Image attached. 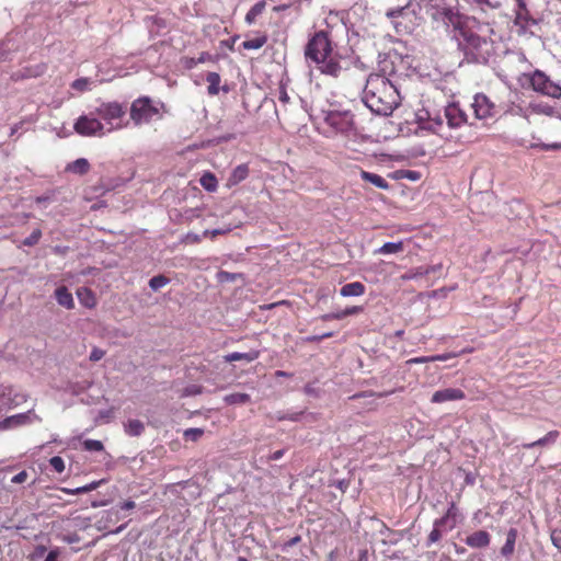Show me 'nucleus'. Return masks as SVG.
Segmentation results:
<instances>
[{"label": "nucleus", "instance_id": "nucleus-1", "mask_svg": "<svg viewBox=\"0 0 561 561\" xmlns=\"http://www.w3.org/2000/svg\"><path fill=\"white\" fill-rule=\"evenodd\" d=\"M493 27L489 22L481 23L472 18L470 24L460 27L459 47L465 59L473 64H486L494 54V42L491 38Z\"/></svg>", "mask_w": 561, "mask_h": 561}, {"label": "nucleus", "instance_id": "nucleus-2", "mask_svg": "<svg viewBox=\"0 0 561 561\" xmlns=\"http://www.w3.org/2000/svg\"><path fill=\"white\" fill-rule=\"evenodd\" d=\"M362 100L374 114L388 116L401 103L400 82L383 76H368Z\"/></svg>", "mask_w": 561, "mask_h": 561}, {"label": "nucleus", "instance_id": "nucleus-3", "mask_svg": "<svg viewBox=\"0 0 561 561\" xmlns=\"http://www.w3.org/2000/svg\"><path fill=\"white\" fill-rule=\"evenodd\" d=\"M463 519L465 517L455 501L451 500L448 502L446 513L442 517L436 518L433 523V529L427 537L426 547H431L433 543L439 541L445 534L455 529Z\"/></svg>", "mask_w": 561, "mask_h": 561}, {"label": "nucleus", "instance_id": "nucleus-4", "mask_svg": "<svg viewBox=\"0 0 561 561\" xmlns=\"http://www.w3.org/2000/svg\"><path fill=\"white\" fill-rule=\"evenodd\" d=\"M98 118L102 122V126L106 134L124 127L123 118L125 116V108L118 102L102 103L94 111Z\"/></svg>", "mask_w": 561, "mask_h": 561}, {"label": "nucleus", "instance_id": "nucleus-5", "mask_svg": "<svg viewBox=\"0 0 561 561\" xmlns=\"http://www.w3.org/2000/svg\"><path fill=\"white\" fill-rule=\"evenodd\" d=\"M533 90L545 96L561 99V80L553 79L542 70L536 69L529 77Z\"/></svg>", "mask_w": 561, "mask_h": 561}, {"label": "nucleus", "instance_id": "nucleus-6", "mask_svg": "<svg viewBox=\"0 0 561 561\" xmlns=\"http://www.w3.org/2000/svg\"><path fill=\"white\" fill-rule=\"evenodd\" d=\"M378 61V73H371L370 76H383L390 79H396L398 82L402 76L405 75L408 61L402 55L397 51L389 53L383 57L379 56Z\"/></svg>", "mask_w": 561, "mask_h": 561}, {"label": "nucleus", "instance_id": "nucleus-7", "mask_svg": "<svg viewBox=\"0 0 561 561\" xmlns=\"http://www.w3.org/2000/svg\"><path fill=\"white\" fill-rule=\"evenodd\" d=\"M332 54L330 39L324 32H318L308 42L305 50V56L308 61L316 65L320 64Z\"/></svg>", "mask_w": 561, "mask_h": 561}, {"label": "nucleus", "instance_id": "nucleus-8", "mask_svg": "<svg viewBox=\"0 0 561 561\" xmlns=\"http://www.w3.org/2000/svg\"><path fill=\"white\" fill-rule=\"evenodd\" d=\"M323 119L337 134L350 136L354 131V115L350 111L323 112Z\"/></svg>", "mask_w": 561, "mask_h": 561}, {"label": "nucleus", "instance_id": "nucleus-9", "mask_svg": "<svg viewBox=\"0 0 561 561\" xmlns=\"http://www.w3.org/2000/svg\"><path fill=\"white\" fill-rule=\"evenodd\" d=\"M158 115L159 107L148 96L139 98L131 103L130 118L135 125L148 124Z\"/></svg>", "mask_w": 561, "mask_h": 561}, {"label": "nucleus", "instance_id": "nucleus-10", "mask_svg": "<svg viewBox=\"0 0 561 561\" xmlns=\"http://www.w3.org/2000/svg\"><path fill=\"white\" fill-rule=\"evenodd\" d=\"M73 128L76 133L85 137H103L107 135L102 126V122L94 112L79 116Z\"/></svg>", "mask_w": 561, "mask_h": 561}, {"label": "nucleus", "instance_id": "nucleus-11", "mask_svg": "<svg viewBox=\"0 0 561 561\" xmlns=\"http://www.w3.org/2000/svg\"><path fill=\"white\" fill-rule=\"evenodd\" d=\"M538 21V18L535 16L528 9L527 0H516L515 25L519 27V33L534 34L531 27L536 26Z\"/></svg>", "mask_w": 561, "mask_h": 561}, {"label": "nucleus", "instance_id": "nucleus-12", "mask_svg": "<svg viewBox=\"0 0 561 561\" xmlns=\"http://www.w3.org/2000/svg\"><path fill=\"white\" fill-rule=\"evenodd\" d=\"M24 43L20 34H9L0 43V61H13L16 59L19 53L23 50Z\"/></svg>", "mask_w": 561, "mask_h": 561}, {"label": "nucleus", "instance_id": "nucleus-13", "mask_svg": "<svg viewBox=\"0 0 561 561\" xmlns=\"http://www.w3.org/2000/svg\"><path fill=\"white\" fill-rule=\"evenodd\" d=\"M433 19L436 21L443 22L447 27L453 26L458 31V35L460 34V27L467 24H470L472 18H467L463 20V16L460 15L453 8H437L433 13Z\"/></svg>", "mask_w": 561, "mask_h": 561}, {"label": "nucleus", "instance_id": "nucleus-14", "mask_svg": "<svg viewBox=\"0 0 561 561\" xmlns=\"http://www.w3.org/2000/svg\"><path fill=\"white\" fill-rule=\"evenodd\" d=\"M474 116L478 119L494 117L497 113L496 105L483 93H477L471 103Z\"/></svg>", "mask_w": 561, "mask_h": 561}, {"label": "nucleus", "instance_id": "nucleus-15", "mask_svg": "<svg viewBox=\"0 0 561 561\" xmlns=\"http://www.w3.org/2000/svg\"><path fill=\"white\" fill-rule=\"evenodd\" d=\"M47 70V65L45 62H37L35 65H27L22 67L21 69L13 71L11 73V80L20 81L25 79H32L43 76Z\"/></svg>", "mask_w": 561, "mask_h": 561}, {"label": "nucleus", "instance_id": "nucleus-16", "mask_svg": "<svg viewBox=\"0 0 561 561\" xmlns=\"http://www.w3.org/2000/svg\"><path fill=\"white\" fill-rule=\"evenodd\" d=\"M444 117L447 121V124L451 128H457L467 123V114L460 108V106L456 103H450L445 107Z\"/></svg>", "mask_w": 561, "mask_h": 561}, {"label": "nucleus", "instance_id": "nucleus-17", "mask_svg": "<svg viewBox=\"0 0 561 561\" xmlns=\"http://www.w3.org/2000/svg\"><path fill=\"white\" fill-rule=\"evenodd\" d=\"M318 68L322 73L334 78L339 77L341 72L345 69L342 60L337 58V56L334 55L333 53L329 55L328 58H324L323 61L318 64Z\"/></svg>", "mask_w": 561, "mask_h": 561}, {"label": "nucleus", "instance_id": "nucleus-18", "mask_svg": "<svg viewBox=\"0 0 561 561\" xmlns=\"http://www.w3.org/2000/svg\"><path fill=\"white\" fill-rule=\"evenodd\" d=\"M465 398V392L458 388H445L433 393L431 401L433 403H444L447 401H457Z\"/></svg>", "mask_w": 561, "mask_h": 561}, {"label": "nucleus", "instance_id": "nucleus-19", "mask_svg": "<svg viewBox=\"0 0 561 561\" xmlns=\"http://www.w3.org/2000/svg\"><path fill=\"white\" fill-rule=\"evenodd\" d=\"M490 535L485 530H478L467 536L465 542L470 548L481 549L490 545Z\"/></svg>", "mask_w": 561, "mask_h": 561}, {"label": "nucleus", "instance_id": "nucleus-20", "mask_svg": "<svg viewBox=\"0 0 561 561\" xmlns=\"http://www.w3.org/2000/svg\"><path fill=\"white\" fill-rule=\"evenodd\" d=\"M90 162L85 158H79L72 162L67 163L65 167V172L76 174V175H84L90 171Z\"/></svg>", "mask_w": 561, "mask_h": 561}, {"label": "nucleus", "instance_id": "nucleus-21", "mask_svg": "<svg viewBox=\"0 0 561 561\" xmlns=\"http://www.w3.org/2000/svg\"><path fill=\"white\" fill-rule=\"evenodd\" d=\"M55 298L59 306L70 310L75 308L72 294L66 286H60L55 290Z\"/></svg>", "mask_w": 561, "mask_h": 561}, {"label": "nucleus", "instance_id": "nucleus-22", "mask_svg": "<svg viewBox=\"0 0 561 561\" xmlns=\"http://www.w3.org/2000/svg\"><path fill=\"white\" fill-rule=\"evenodd\" d=\"M559 435L560 433L558 431H550L543 437L535 442L523 444V448L533 449L535 447H545L553 445L557 442Z\"/></svg>", "mask_w": 561, "mask_h": 561}, {"label": "nucleus", "instance_id": "nucleus-23", "mask_svg": "<svg viewBox=\"0 0 561 561\" xmlns=\"http://www.w3.org/2000/svg\"><path fill=\"white\" fill-rule=\"evenodd\" d=\"M31 415V411L27 413H20L9 416L0 422V430L14 428L16 426L25 424Z\"/></svg>", "mask_w": 561, "mask_h": 561}, {"label": "nucleus", "instance_id": "nucleus-24", "mask_svg": "<svg viewBox=\"0 0 561 561\" xmlns=\"http://www.w3.org/2000/svg\"><path fill=\"white\" fill-rule=\"evenodd\" d=\"M365 285L360 282H353L343 285L340 289V295L342 297H358L364 295Z\"/></svg>", "mask_w": 561, "mask_h": 561}, {"label": "nucleus", "instance_id": "nucleus-25", "mask_svg": "<svg viewBox=\"0 0 561 561\" xmlns=\"http://www.w3.org/2000/svg\"><path fill=\"white\" fill-rule=\"evenodd\" d=\"M260 356V352L255 350H251L250 352L240 353V352H233L227 354L224 358L226 363H232L237 360H244L247 363H251L255 359H257Z\"/></svg>", "mask_w": 561, "mask_h": 561}, {"label": "nucleus", "instance_id": "nucleus-26", "mask_svg": "<svg viewBox=\"0 0 561 561\" xmlns=\"http://www.w3.org/2000/svg\"><path fill=\"white\" fill-rule=\"evenodd\" d=\"M249 175V167L248 164H239L237 165L231 174L229 175L228 178V185L229 186H234L239 183H241L242 181H244Z\"/></svg>", "mask_w": 561, "mask_h": 561}, {"label": "nucleus", "instance_id": "nucleus-27", "mask_svg": "<svg viewBox=\"0 0 561 561\" xmlns=\"http://www.w3.org/2000/svg\"><path fill=\"white\" fill-rule=\"evenodd\" d=\"M77 296L80 304L87 308H94L96 305V299L91 289L87 287H80L77 290Z\"/></svg>", "mask_w": 561, "mask_h": 561}, {"label": "nucleus", "instance_id": "nucleus-28", "mask_svg": "<svg viewBox=\"0 0 561 561\" xmlns=\"http://www.w3.org/2000/svg\"><path fill=\"white\" fill-rule=\"evenodd\" d=\"M360 178L364 181H367L370 184H373L374 186L381 188V190H388L390 186L389 183L382 176H380L379 174H376V173H371L368 171H362Z\"/></svg>", "mask_w": 561, "mask_h": 561}, {"label": "nucleus", "instance_id": "nucleus-29", "mask_svg": "<svg viewBox=\"0 0 561 561\" xmlns=\"http://www.w3.org/2000/svg\"><path fill=\"white\" fill-rule=\"evenodd\" d=\"M517 539V529L511 528L506 534V540L503 547L501 548V554L504 557H510L513 554L515 550V542Z\"/></svg>", "mask_w": 561, "mask_h": 561}, {"label": "nucleus", "instance_id": "nucleus-30", "mask_svg": "<svg viewBox=\"0 0 561 561\" xmlns=\"http://www.w3.org/2000/svg\"><path fill=\"white\" fill-rule=\"evenodd\" d=\"M440 265H433V266H419L413 270H411L409 273L404 275L405 279H419L423 276L428 275L430 273H435L436 271L440 270Z\"/></svg>", "mask_w": 561, "mask_h": 561}, {"label": "nucleus", "instance_id": "nucleus-31", "mask_svg": "<svg viewBox=\"0 0 561 561\" xmlns=\"http://www.w3.org/2000/svg\"><path fill=\"white\" fill-rule=\"evenodd\" d=\"M126 434L129 436H140L145 431V425L139 420H128L124 425Z\"/></svg>", "mask_w": 561, "mask_h": 561}, {"label": "nucleus", "instance_id": "nucleus-32", "mask_svg": "<svg viewBox=\"0 0 561 561\" xmlns=\"http://www.w3.org/2000/svg\"><path fill=\"white\" fill-rule=\"evenodd\" d=\"M251 397L248 393H229L224 397V401L228 405L245 404L250 402Z\"/></svg>", "mask_w": 561, "mask_h": 561}, {"label": "nucleus", "instance_id": "nucleus-33", "mask_svg": "<svg viewBox=\"0 0 561 561\" xmlns=\"http://www.w3.org/2000/svg\"><path fill=\"white\" fill-rule=\"evenodd\" d=\"M403 250V242H386L383 245H381L379 249L375 251L377 254H396L398 252H401Z\"/></svg>", "mask_w": 561, "mask_h": 561}, {"label": "nucleus", "instance_id": "nucleus-34", "mask_svg": "<svg viewBox=\"0 0 561 561\" xmlns=\"http://www.w3.org/2000/svg\"><path fill=\"white\" fill-rule=\"evenodd\" d=\"M265 1H259L256 2L247 13L245 15V22L248 24H252L254 23V21L256 20V18L259 15H261L265 9Z\"/></svg>", "mask_w": 561, "mask_h": 561}, {"label": "nucleus", "instance_id": "nucleus-35", "mask_svg": "<svg viewBox=\"0 0 561 561\" xmlns=\"http://www.w3.org/2000/svg\"><path fill=\"white\" fill-rule=\"evenodd\" d=\"M201 185L207 191V192H215L217 190V186H218V182H217V179L216 176L210 173V172H206L202 175L201 180Z\"/></svg>", "mask_w": 561, "mask_h": 561}, {"label": "nucleus", "instance_id": "nucleus-36", "mask_svg": "<svg viewBox=\"0 0 561 561\" xmlns=\"http://www.w3.org/2000/svg\"><path fill=\"white\" fill-rule=\"evenodd\" d=\"M472 4L476 5V10H479L481 13L486 14L489 10H494L500 8L499 1L491 0H471Z\"/></svg>", "mask_w": 561, "mask_h": 561}, {"label": "nucleus", "instance_id": "nucleus-37", "mask_svg": "<svg viewBox=\"0 0 561 561\" xmlns=\"http://www.w3.org/2000/svg\"><path fill=\"white\" fill-rule=\"evenodd\" d=\"M206 81L208 82V93L210 95H216L219 92L220 84V76L217 72H208L206 77Z\"/></svg>", "mask_w": 561, "mask_h": 561}, {"label": "nucleus", "instance_id": "nucleus-38", "mask_svg": "<svg viewBox=\"0 0 561 561\" xmlns=\"http://www.w3.org/2000/svg\"><path fill=\"white\" fill-rule=\"evenodd\" d=\"M266 41H267L266 36H259L255 38L244 41L242 43V47H243V49H247V50L260 49L261 47H263L266 44Z\"/></svg>", "mask_w": 561, "mask_h": 561}, {"label": "nucleus", "instance_id": "nucleus-39", "mask_svg": "<svg viewBox=\"0 0 561 561\" xmlns=\"http://www.w3.org/2000/svg\"><path fill=\"white\" fill-rule=\"evenodd\" d=\"M169 282H170V279L168 277H165L164 275H157V276H153L152 278H150L149 287L153 291H157V290L161 289L162 287H164L165 285H168Z\"/></svg>", "mask_w": 561, "mask_h": 561}, {"label": "nucleus", "instance_id": "nucleus-40", "mask_svg": "<svg viewBox=\"0 0 561 561\" xmlns=\"http://www.w3.org/2000/svg\"><path fill=\"white\" fill-rule=\"evenodd\" d=\"M41 238H42V230L34 229L33 232L22 241V244L25 247H34L35 244H37L39 242Z\"/></svg>", "mask_w": 561, "mask_h": 561}, {"label": "nucleus", "instance_id": "nucleus-41", "mask_svg": "<svg viewBox=\"0 0 561 561\" xmlns=\"http://www.w3.org/2000/svg\"><path fill=\"white\" fill-rule=\"evenodd\" d=\"M204 434V430L192 427L184 431L183 436L186 440L196 442Z\"/></svg>", "mask_w": 561, "mask_h": 561}, {"label": "nucleus", "instance_id": "nucleus-42", "mask_svg": "<svg viewBox=\"0 0 561 561\" xmlns=\"http://www.w3.org/2000/svg\"><path fill=\"white\" fill-rule=\"evenodd\" d=\"M83 448L87 451H102L104 446L101 440L85 439L83 442Z\"/></svg>", "mask_w": 561, "mask_h": 561}, {"label": "nucleus", "instance_id": "nucleus-43", "mask_svg": "<svg viewBox=\"0 0 561 561\" xmlns=\"http://www.w3.org/2000/svg\"><path fill=\"white\" fill-rule=\"evenodd\" d=\"M408 10H409V5H402V7L392 8V9H389L386 12V16L391 19V20H394V19H398L400 16H403L407 13Z\"/></svg>", "mask_w": 561, "mask_h": 561}, {"label": "nucleus", "instance_id": "nucleus-44", "mask_svg": "<svg viewBox=\"0 0 561 561\" xmlns=\"http://www.w3.org/2000/svg\"><path fill=\"white\" fill-rule=\"evenodd\" d=\"M103 483H104V480L92 481L91 483L76 488V493L83 494V493L91 492L93 490H96Z\"/></svg>", "mask_w": 561, "mask_h": 561}, {"label": "nucleus", "instance_id": "nucleus-45", "mask_svg": "<svg viewBox=\"0 0 561 561\" xmlns=\"http://www.w3.org/2000/svg\"><path fill=\"white\" fill-rule=\"evenodd\" d=\"M203 387L199 385H190L183 389L182 397H194L201 394Z\"/></svg>", "mask_w": 561, "mask_h": 561}, {"label": "nucleus", "instance_id": "nucleus-46", "mask_svg": "<svg viewBox=\"0 0 561 561\" xmlns=\"http://www.w3.org/2000/svg\"><path fill=\"white\" fill-rule=\"evenodd\" d=\"M49 463L51 466V468L58 472V473H61L64 470H65V461L61 457L59 456H54L49 459Z\"/></svg>", "mask_w": 561, "mask_h": 561}, {"label": "nucleus", "instance_id": "nucleus-47", "mask_svg": "<svg viewBox=\"0 0 561 561\" xmlns=\"http://www.w3.org/2000/svg\"><path fill=\"white\" fill-rule=\"evenodd\" d=\"M231 230H232L231 226H228V227H225V228H217V229H211V230H205L204 231V236L205 237L210 236V237L215 238L217 236L228 233Z\"/></svg>", "mask_w": 561, "mask_h": 561}, {"label": "nucleus", "instance_id": "nucleus-48", "mask_svg": "<svg viewBox=\"0 0 561 561\" xmlns=\"http://www.w3.org/2000/svg\"><path fill=\"white\" fill-rule=\"evenodd\" d=\"M551 541L561 551V529H553L551 531Z\"/></svg>", "mask_w": 561, "mask_h": 561}, {"label": "nucleus", "instance_id": "nucleus-49", "mask_svg": "<svg viewBox=\"0 0 561 561\" xmlns=\"http://www.w3.org/2000/svg\"><path fill=\"white\" fill-rule=\"evenodd\" d=\"M105 355V351L99 348V347H94L91 353H90V360L91 362H99L101 360Z\"/></svg>", "mask_w": 561, "mask_h": 561}, {"label": "nucleus", "instance_id": "nucleus-50", "mask_svg": "<svg viewBox=\"0 0 561 561\" xmlns=\"http://www.w3.org/2000/svg\"><path fill=\"white\" fill-rule=\"evenodd\" d=\"M217 277H218L219 282L224 283V282H233L236 279L237 275L233 273L226 272V271H220V272H218Z\"/></svg>", "mask_w": 561, "mask_h": 561}, {"label": "nucleus", "instance_id": "nucleus-51", "mask_svg": "<svg viewBox=\"0 0 561 561\" xmlns=\"http://www.w3.org/2000/svg\"><path fill=\"white\" fill-rule=\"evenodd\" d=\"M88 85H89V80L85 78L77 79L72 83V88L76 90H79V91L87 90Z\"/></svg>", "mask_w": 561, "mask_h": 561}, {"label": "nucleus", "instance_id": "nucleus-52", "mask_svg": "<svg viewBox=\"0 0 561 561\" xmlns=\"http://www.w3.org/2000/svg\"><path fill=\"white\" fill-rule=\"evenodd\" d=\"M342 311V316H343V319L348 317V316H354V314H357L359 312L363 311V308L359 307V306H353V307H348V308H345Z\"/></svg>", "mask_w": 561, "mask_h": 561}, {"label": "nucleus", "instance_id": "nucleus-53", "mask_svg": "<svg viewBox=\"0 0 561 561\" xmlns=\"http://www.w3.org/2000/svg\"><path fill=\"white\" fill-rule=\"evenodd\" d=\"M341 319H343L341 310L321 316V320H323V321L341 320Z\"/></svg>", "mask_w": 561, "mask_h": 561}, {"label": "nucleus", "instance_id": "nucleus-54", "mask_svg": "<svg viewBox=\"0 0 561 561\" xmlns=\"http://www.w3.org/2000/svg\"><path fill=\"white\" fill-rule=\"evenodd\" d=\"M304 391L307 396L310 397H319V389L313 383H307L304 388Z\"/></svg>", "mask_w": 561, "mask_h": 561}, {"label": "nucleus", "instance_id": "nucleus-55", "mask_svg": "<svg viewBox=\"0 0 561 561\" xmlns=\"http://www.w3.org/2000/svg\"><path fill=\"white\" fill-rule=\"evenodd\" d=\"M27 478V472L26 471H20L19 473H16L15 476L12 477L11 479V482L14 483V484H19V483H23Z\"/></svg>", "mask_w": 561, "mask_h": 561}, {"label": "nucleus", "instance_id": "nucleus-56", "mask_svg": "<svg viewBox=\"0 0 561 561\" xmlns=\"http://www.w3.org/2000/svg\"><path fill=\"white\" fill-rule=\"evenodd\" d=\"M333 335L332 332H323V334L309 336L307 340L309 342H321L324 339L331 337Z\"/></svg>", "mask_w": 561, "mask_h": 561}, {"label": "nucleus", "instance_id": "nucleus-57", "mask_svg": "<svg viewBox=\"0 0 561 561\" xmlns=\"http://www.w3.org/2000/svg\"><path fill=\"white\" fill-rule=\"evenodd\" d=\"M62 540L67 543H77L80 541V537L78 534H69L62 537Z\"/></svg>", "mask_w": 561, "mask_h": 561}, {"label": "nucleus", "instance_id": "nucleus-58", "mask_svg": "<svg viewBox=\"0 0 561 561\" xmlns=\"http://www.w3.org/2000/svg\"><path fill=\"white\" fill-rule=\"evenodd\" d=\"M534 147H540L545 150H558L561 149V144L553 142V144H541V145H535Z\"/></svg>", "mask_w": 561, "mask_h": 561}, {"label": "nucleus", "instance_id": "nucleus-59", "mask_svg": "<svg viewBox=\"0 0 561 561\" xmlns=\"http://www.w3.org/2000/svg\"><path fill=\"white\" fill-rule=\"evenodd\" d=\"M278 100L279 102H282L283 104H287L290 100L287 91L285 88L280 87L279 89V95H278Z\"/></svg>", "mask_w": 561, "mask_h": 561}, {"label": "nucleus", "instance_id": "nucleus-60", "mask_svg": "<svg viewBox=\"0 0 561 561\" xmlns=\"http://www.w3.org/2000/svg\"><path fill=\"white\" fill-rule=\"evenodd\" d=\"M428 362H433V359H431V356L414 357V358H411L408 363L422 364V363H428Z\"/></svg>", "mask_w": 561, "mask_h": 561}, {"label": "nucleus", "instance_id": "nucleus-61", "mask_svg": "<svg viewBox=\"0 0 561 561\" xmlns=\"http://www.w3.org/2000/svg\"><path fill=\"white\" fill-rule=\"evenodd\" d=\"M58 557H59V550L56 548L48 552V554L46 556L44 561H57Z\"/></svg>", "mask_w": 561, "mask_h": 561}, {"label": "nucleus", "instance_id": "nucleus-62", "mask_svg": "<svg viewBox=\"0 0 561 561\" xmlns=\"http://www.w3.org/2000/svg\"><path fill=\"white\" fill-rule=\"evenodd\" d=\"M135 506H136V503L134 501H131V500H128V501L123 502L119 505V508L123 510V511H129V510L135 508Z\"/></svg>", "mask_w": 561, "mask_h": 561}, {"label": "nucleus", "instance_id": "nucleus-63", "mask_svg": "<svg viewBox=\"0 0 561 561\" xmlns=\"http://www.w3.org/2000/svg\"><path fill=\"white\" fill-rule=\"evenodd\" d=\"M454 357L453 354L450 353H447V354H440V355H435V356H431V359H433V362L435 360H440V362H445L449 358Z\"/></svg>", "mask_w": 561, "mask_h": 561}, {"label": "nucleus", "instance_id": "nucleus-64", "mask_svg": "<svg viewBox=\"0 0 561 561\" xmlns=\"http://www.w3.org/2000/svg\"><path fill=\"white\" fill-rule=\"evenodd\" d=\"M285 454V449H279L271 454L270 460H279Z\"/></svg>", "mask_w": 561, "mask_h": 561}]
</instances>
